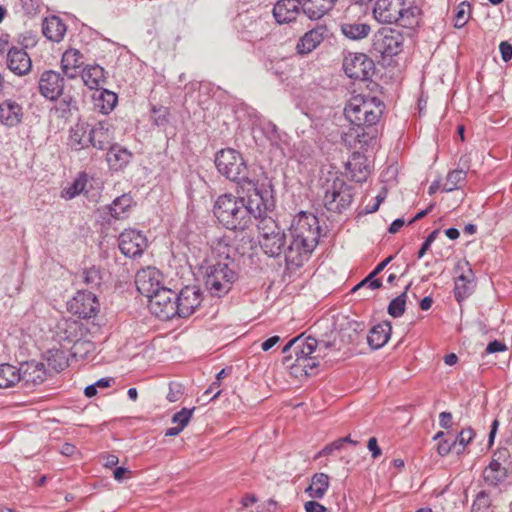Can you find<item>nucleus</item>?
Masks as SVG:
<instances>
[{
	"instance_id": "20",
	"label": "nucleus",
	"mask_w": 512,
	"mask_h": 512,
	"mask_svg": "<svg viewBox=\"0 0 512 512\" xmlns=\"http://www.w3.org/2000/svg\"><path fill=\"white\" fill-rule=\"evenodd\" d=\"M92 124L79 120L69 129L68 146L73 151H80L90 147Z\"/></svg>"
},
{
	"instance_id": "55",
	"label": "nucleus",
	"mask_w": 512,
	"mask_h": 512,
	"mask_svg": "<svg viewBox=\"0 0 512 512\" xmlns=\"http://www.w3.org/2000/svg\"><path fill=\"white\" fill-rule=\"evenodd\" d=\"M456 447L457 440L444 439L438 443L437 452L440 456H446Z\"/></svg>"
},
{
	"instance_id": "59",
	"label": "nucleus",
	"mask_w": 512,
	"mask_h": 512,
	"mask_svg": "<svg viewBox=\"0 0 512 512\" xmlns=\"http://www.w3.org/2000/svg\"><path fill=\"white\" fill-rule=\"evenodd\" d=\"M305 512H328V509L317 501H307L304 504Z\"/></svg>"
},
{
	"instance_id": "4",
	"label": "nucleus",
	"mask_w": 512,
	"mask_h": 512,
	"mask_svg": "<svg viewBox=\"0 0 512 512\" xmlns=\"http://www.w3.org/2000/svg\"><path fill=\"white\" fill-rule=\"evenodd\" d=\"M317 347L318 341L316 338L304 337V334H301L291 339L283 347L282 352L285 356L282 362L292 370V373L297 374L298 370H301L306 376H309L311 370L319 366L320 359L324 358V355L316 354Z\"/></svg>"
},
{
	"instance_id": "2",
	"label": "nucleus",
	"mask_w": 512,
	"mask_h": 512,
	"mask_svg": "<svg viewBox=\"0 0 512 512\" xmlns=\"http://www.w3.org/2000/svg\"><path fill=\"white\" fill-rule=\"evenodd\" d=\"M320 230L319 220L313 213L300 211L294 216L289 228L290 244L285 250L287 269L296 270L309 259L319 242Z\"/></svg>"
},
{
	"instance_id": "44",
	"label": "nucleus",
	"mask_w": 512,
	"mask_h": 512,
	"mask_svg": "<svg viewBox=\"0 0 512 512\" xmlns=\"http://www.w3.org/2000/svg\"><path fill=\"white\" fill-rule=\"evenodd\" d=\"M47 365L50 369L61 372L68 366V360L62 350H49L47 352Z\"/></svg>"
},
{
	"instance_id": "40",
	"label": "nucleus",
	"mask_w": 512,
	"mask_h": 512,
	"mask_svg": "<svg viewBox=\"0 0 512 512\" xmlns=\"http://www.w3.org/2000/svg\"><path fill=\"white\" fill-rule=\"evenodd\" d=\"M19 368L8 363L0 365V388L6 389L20 382Z\"/></svg>"
},
{
	"instance_id": "18",
	"label": "nucleus",
	"mask_w": 512,
	"mask_h": 512,
	"mask_svg": "<svg viewBox=\"0 0 512 512\" xmlns=\"http://www.w3.org/2000/svg\"><path fill=\"white\" fill-rule=\"evenodd\" d=\"M301 12H303L302 0H278L272 11L278 24L295 21Z\"/></svg>"
},
{
	"instance_id": "56",
	"label": "nucleus",
	"mask_w": 512,
	"mask_h": 512,
	"mask_svg": "<svg viewBox=\"0 0 512 512\" xmlns=\"http://www.w3.org/2000/svg\"><path fill=\"white\" fill-rule=\"evenodd\" d=\"M439 233V230L436 229L434 231H432L425 239V241L422 243L418 253H417V258L418 259H421L425 253L430 249L431 247V244L435 241V239L437 238V235Z\"/></svg>"
},
{
	"instance_id": "3",
	"label": "nucleus",
	"mask_w": 512,
	"mask_h": 512,
	"mask_svg": "<svg viewBox=\"0 0 512 512\" xmlns=\"http://www.w3.org/2000/svg\"><path fill=\"white\" fill-rule=\"evenodd\" d=\"M384 104L376 97L354 96L344 109L346 119L353 126L355 140L360 148L370 144L377 137L375 125L379 122Z\"/></svg>"
},
{
	"instance_id": "12",
	"label": "nucleus",
	"mask_w": 512,
	"mask_h": 512,
	"mask_svg": "<svg viewBox=\"0 0 512 512\" xmlns=\"http://www.w3.org/2000/svg\"><path fill=\"white\" fill-rule=\"evenodd\" d=\"M69 311L82 319L95 317L99 311V302L92 292L79 291L69 302Z\"/></svg>"
},
{
	"instance_id": "16",
	"label": "nucleus",
	"mask_w": 512,
	"mask_h": 512,
	"mask_svg": "<svg viewBox=\"0 0 512 512\" xmlns=\"http://www.w3.org/2000/svg\"><path fill=\"white\" fill-rule=\"evenodd\" d=\"M403 9V0H376L373 16L379 23H396Z\"/></svg>"
},
{
	"instance_id": "33",
	"label": "nucleus",
	"mask_w": 512,
	"mask_h": 512,
	"mask_svg": "<svg viewBox=\"0 0 512 512\" xmlns=\"http://www.w3.org/2000/svg\"><path fill=\"white\" fill-rule=\"evenodd\" d=\"M364 328L365 326L361 322L348 321L339 331L340 341L344 345H358Z\"/></svg>"
},
{
	"instance_id": "27",
	"label": "nucleus",
	"mask_w": 512,
	"mask_h": 512,
	"mask_svg": "<svg viewBox=\"0 0 512 512\" xmlns=\"http://www.w3.org/2000/svg\"><path fill=\"white\" fill-rule=\"evenodd\" d=\"M107 72L98 64L86 65L81 70V78L89 89H100L106 83Z\"/></svg>"
},
{
	"instance_id": "7",
	"label": "nucleus",
	"mask_w": 512,
	"mask_h": 512,
	"mask_svg": "<svg viewBox=\"0 0 512 512\" xmlns=\"http://www.w3.org/2000/svg\"><path fill=\"white\" fill-rule=\"evenodd\" d=\"M353 187L343 179L336 178L326 189L323 203L328 211L342 213L352 203L354 197Z\"/></svg>"
},
{
	"instance_id": "52",
	"label": "nucleus",
	"mask_w": 512,
	"mask_h": 512,
	"mask_svg": "<svg viewBox=\"0 0 512 512\" xmlns=\"http://www.w3.org/2000/svg\"><path fill=\"white\" fill-rule=\"evenodd\" d=\"M474 430L471 427L462 429L460 433L458 434L457 438V444L461 447L460 449L456 450L457 454H460L464 451V448L467 444H469L473 438H474Z\"/></svg>"
},
{
	"instance_id": "49",
	"label": "nucleus",
	"mask_w": 512,
	"mask_h": 512,
	"mask_svg": "<svg viewBox=\"0 0 512 512\" xmlns=\"http://www.w3.org/2000/svg\"><path fill=\"white\" fill-rule=\"evenodd\" d=\"M86 186L85 176H80L74 180V182L62 192V196L66 199H72L79 195Z\"/></svg>"
},
{
	"instance_id": "11",
	"label": "nucleus",
	"mask_w": 512,
	"mask_h": 512,
	"mask_svg": "<svg viewBox=\"0 0 512 512\" xmlns=\"http://www.w3.org/2000/svg\"><path fill=\"white\" fill-rule=\"evenodd\" d=\"M343 69L349 78L365 81L373 76L375 64L364 53H349L343 60Z\"/></svg>"
},
{
	"instance_id": "17",
	"label": "nucleus",
	"mask_w": 512,
	"mask_h": 512,
	"mask_svg": "<svg viewBox=\"0 0 512 512\" xmlns=\"http://www.w3.org/2000/svg\"><path fill=\"white\" fill-rule=\"evenodd\" d=\"M135 284L140 294L147 297L148 300L158 293L164 286L160 284L159 272L153 268H146L138 271L135 277Z\"/></svg>"
},
{
	"instance_id": "60",
	"label": "nucleus",
	"mask_w": 512,
	"mask_h": 512,
	"mask_svg": "<svg viewBox=\"0 0 512 512\" xmlns=\"http://www.w3.org/2000/svg\"><path fill=\"white\" fill-rule=\"evenodd\" d=\"M367 448L371 452L372 457L374 459L378 458L382 454V451H381L380 447L378 446V442H377V439L375 437H371L368 440Z\"/></svg>"
},
{
	"instance_id": "1",
	"label": "nucleus",
	"mask_w": 512,
	"mask_h": 512,
	"mask_svg": "<svg viewBox=\"0 0 512 512\" xmlns=\"http://www.w3.org/2000/svg\"><path fill=\"white\" fill-rule=\"evenodd\" d=\"M246 183V188L237 189V196L223 194L215 201L214 216L226 229H249L254 225L255 213L260 215V204H263L264 190H268V185Z\"/></svg>"
},
{
	"instance_id": "61",
	"label": "nucleus",
	"mask_w": 512,
	"mask_h": 512,
	"mask_svg": "<svg viewBox=\"0 0 512 512\" xmlns=\"http://www.w3.org/2000/svg\"><path fill=\"white\" fill-rule=\"evenodd\" d=\"M507 349L506 345L498 340H494L490 342L486 347L487 353H496L505 351Z\"/></svg>"
},
{
	"instance_id": "22",
	"label": "nucleus",
	"mask_w": 512,
	"mask_h": 512,
	"mask_svg": "<svg viewBox=\"0 0 512 512\" xmlns=\"http://www.w3.org/2000/svg\"><path fill=\"white\" fill-rule=\"evenodd\" d=\"M6 65L15 75L23 76L30 72L32 61L23 48L12 46L6 55Z\"/></svg>"
},
{
	"instance_id": "42",
	"label": "nucleus",
	"mask_w": 512,
	"mask_h": 512,
	"mask_svg": "<svg viewBox=\"0 0 512 512\" xmlns=\"http://www.w3.org/2000/svg\"><path fill=\"white\" fill-rule=\"evenodd\" d=\"M132 203L133 199L128 194L117 197L109 207L111 216L115 219H123Z\"/></svg>"
},
{
	"instance_id": "21",
	"label": "nucleus",
	"mask_w": 512,
	"mask_h": 512,
	"mask_svg": "<svg viewBox=\"0 0 512 512\" xmlns=\"http://www.w3.org/2000/svg\"><path fill=\"white\" fill-rule=\"evenodd\" d=\"M20 382L30 388L42 384L46 379L45 365L41 362L30 361L22 363L19 367Z\"/></svg>"
},
{
	"instance_id": "50",
	"label": "nucleus",
	"mask_w": 512,
	"mask_h": 512,
	"mask_svg": "<svg viewBox=\"0 0 512 512\" xmlns=\"http://www.w3.org/2000/svg\"><path fill=\"white\" fill-rule=\"evenodd\" d=\"M491 506V500L489 494L485 491H481L477 494L472 507L471 512H488Z\"/></svg>"
},
{
	"instance_id": "51",
	"label": "nucleus",
	"mask_w": 512,
	"mask_h": 512,
	"mask_svg": "<svg viewBox=\"0 0 512 512\" xmlns=\"http://www.w3.org/2000/svg\"><path fill=\"white\" fill-rule=\"evenodd\" d=\"M194 410L195 407L191 409L182 408L180 411H178L172 416V422L177 424V426L183 430L188 425L190 419L192 418Z\"/></svg>"
},
{
	"instance_id": "37",
	"label": "nucleus",
	"mask_w": 512,
	"mask_h": 512,
	"mask_svg": "<svg viewBox=\"0 0 512 512\" xmlns=\"http://www.w3.org/2000/svg\"><path fill=\"white\" fill-rule=\"evenodd\" d=\"M364 161L363 156L354 152L351 160L346 163V170L349 171L351 179L355 182L366 180L368 170L366 165H364Z\"/></svg>"
},
{
	"instance_id": "34",
	"label": "nucleus",
	"mask_w": 512,
	"mask_h": 512,
	"mask_svg": "<svg viewBox=\"0 0 512 512\" xmlns=\"http://www.w3.org/2000/svg\"><path fill=\"white\" fill-rule=\"evenodd\" d=\"M340 30L350 40H361L370 34L371 27L364 22L346 21L340 24Z\"/></svg>"
},
{
	"instance_id": "57",
	"label": "nucleus",
	"mask_w": 512,
	"mask_h": 512,
	"mask_svg": "<svg viewBox=\"0 0 512 512\" xmlns=\"http://www.w3.org/2000/svg\"><path fill=\"white\" fill-rule=\"evenodd\" d=\"M343 447L342 443L339 439L327 444L322 450L318 452L315 458H319L321 456H327L332 454L334 451L340 450Z\"/></svg>"
},
{
	"instance_id": "10",
	"label": "nucleus",
	"mask_w": 512,
	"mask_h": 512,
	"mask_svg": "<svg viewBox=\"0 0 512 512\" xmlns=\"http://www.w3.org/2000/svg\"><path fill=\"white\" fill-rule=\"evenodd\" d=\"M274 207L273 189L271 185H268V190H264L263 204H260V215L258 216L255 213L254 218V225L260 233V239L268 238L282 231L277 222L271 216H268V212L273 211Z\"/></svg>"
},
{
	"instance_id": "43",
	"label": "nucleus",
	"mask_w": 512,
	"mask_h": 512,
	"mask_svg": "<svg viewBox=\"0 0 512 512\" xmlns=\"http://www.w3.org/2000/svg\"><path fill=\"white\" fill-rule=\"evenodd\" d=\"M473 292V284L465 275H460L455 281L454 296L458 302H462Z\"/></svg>"
},
{
	"instance_id": "26",
	"label": "nucleus",
	"mask_w": 512,
	"mask_h": 512,
	"mask_svg": "<svg viewBox=\"0 0 512 512\" xmlns=\"http://www.w3.org/2000/svg\"><path fill=\"white\" fill-rule=\"evenodd\" d=\"M240 19L244 28V34L249 41L261 40L267 34L269 23L261 17L252 19L245 15L244 17L240 16Z\"/></svg>"
},
{
	"instance_id": "24",
	"label": "nucleus",
	"mask_w": 512,
	"mask_h": 512,
	"mask_svg": "<svg viewBox=\"0 0 512 512\" xmlns=\"http://www.w3.org/2000/svg\"><path fill=\"white\" fill-rule=\"evenodd\" d=\"M84 56L74 48L67 49L61 58V69L63 73L70 79H74L81 73L83 69Z\"/></svg>"
},
{
	"instance_id": "25",
	"label": "nucleus",
	"mask_w": 512,
	"mask_h": 512,
	"mask_svg": "<svg viewBox=\"0 0 512 512\" xmlns=\"http://www.w3.org/2000/svg\"><path fill=\"white\" fill-rule=\"evenodd\" d=\"M113 141V134L107 122L99 121L91 126L90 146L98 149H109Z\"/></svg>"
},
{
	"instance_id": "14",
	"label": "nucleus",
	"mask_w": 512,
	"mask_h": 512,
	"mask_svg": "<svg viewBox=\"0 0 512 512\" xmlns=\"http://www.w3.org/2000/svg\"><path fill=\"white\" fill-rule=\"evenodd\" d=\"M39 93L50 101L57 100L64 90V78L59 72L44 71L38 81Z\"/></svg>"
},
{
	"instance_id": "63",
	"label": "nucleus",
	"mask_w": 512,
	"mask_h": 512,
	"mask_svg": "<svg viewBox=\"0 0 512 512\" xmlns=\"http://www.w3.org/2000/svg\"><path fill=\"white\" fill-rule=\"evenodd\" d=\"M280 340V337L279 336H272L270 338H268L267 340H265L262 344H261V348L263 351H268L270 350L274 345H276Z\"/></svg>"
},
{
	"instance_id": "46",
	"label": "nucleus",
	"mask_w": 512,
	"mask_h": 512,
	"mask_svg": "<svg viewBox=\"0 0 512 512\" xmlns=\"http://www.w3.org/2000/svg\"><path fill=\"white\" fill-rule=\"evenodd\" d=\"M470 13V4L467 1L461 2L457 7V11L454 16V27L458 29L464 27L469 20Z\"/></svg>"
},
{
	"instance_id": "32",
	"label": "nucleus",
	"mask_w": 512,
	"mask_h": 512,
	"mask_svg": "<svg viewBox=\"0 0 512 512\" xmlns=\"http://www.w3.org/2000/svg\"><path fill=\"white\" fill-rule=\"evenodd\" d=\"M260 246L263 252L270 257H278L284 250L286 236L284 231H280L268 238L260 239Z\"/></svg>"
},
{
	"instance_id": "23",
	"label": "nucleus",
	"mask_w": 512,
	"mask_h": 512,
	"mask_svg": "<svg viewBox=\"0 0 512 512\" xmlns=\"http://www.w3.org/2000/svg\"><path fill=\"white\" fill-rule=\"evenodd\" d=\"M24 118V110L16 100L6 99L0 103V123L7 128L20 125Z\"/></svg>"
},
{
	"instance_id": "29",
	"label": "nucleus",
	"mask_w": 512,
	"mask_h": 512,
	"mask_svg": "<svg viewBox=\"0 0 512 512\" xmlns=\"http://www.w3.org/2000/svg\"><path fill=\"white\" fill-rule=\"evenodd\" d=\"M391 331L392 327L388 321L375 325L367 335L368 345L374 350L383 347L388 342Z\"/></svg>"
},
{
	"instance_id": "30",
	"label": "nucleus",
	"mask_w": 512,
	"mask_h": 512,
	"mask_svg": "<svg viewBox=\"0 0 512 512\" xmlns=\"http://www.w3.org/2000/svg\"><path fill=\"white\" fill-rule=\"evenodd\" d=\"M132 159V153L118 144H113L108 149L106 160L113 170L123 169Z\"/></svg>"
},
{
	"instance_id": "8",
	"label": "nucleus",
	"mask_w": 512,
	"mask_h": 512,
	"mask_svg": "<svg viewBox=\"0 0 512 512\" xmlns=\"http://www.w3.org/2000/svg\"><path fill=\"white\" fill-rule=\"evenodd\" d=\"M404 37L402 33L392 28H381L373 36L372 51L381 57H393L403 49Z\"/></svg>"
},
{
	"instance_id": "15",
	"label": "nucleus",
	"mask_w": 512,
	"mask_h": 512,
	"mask_svg": "<svg viewBox=\"0 0 512 512\" xmlns=\"http://www.w3.org/2000/svg\"><path fill=\"white\" fill-rule=\"evenodd\" d=\"M118 246L125 256L133 258L143 253L147 246V240L139 231L129 229L120 234Z\"/></svg>"
},
{
	"instance_id": "38",
	"label": "nucleus",
	"mask_w": 512,
	"mask_h": 512,
	"mask_svg": "<svg viewBox=\"0 0 512 512\" xmlns=\"http://www.w3.org/2000/svg\"><path fill=\"white\" fill-rule=\"evenodd\" d=\"M421 10L416 5H406L403 0V9L401 11V16L397 19V22L400 26L405 28H414L419 25L421 19Z\"/></svg>"
},
{
	"instance_id": "41",
	"label": "nucleus",
	"mask_w": 512,
	"mask_h": 512,
	"mask_svg": "<svg viewBox=\"0 0 512 512\" xmlns=\"http://www.w3.org/2000/svg\"><path fill=\"white\" fill-rule=\"evenodd\" d=\"M66 339L69 342H73L71 347V355L74 358L83 359L94 350V343L92 341L78 339L76 336L72 337L70 335L66 336Z\"/></svg>"
},
{
	"instance_id": "48",
	"label": "nucleus",
	"mask_w": 512,
	"mask_h": 512,
	"mask_svg": "<svg viewBox=\"0 0 512 512\" xmlns=\"http://www.w3.org/2000/svg\"><path fill=\"white\" fill-rule=\"evenodd\" d=\"M466 178V171L463 169H455L451 171L446 179L444 190L447 192L453 191L458 188V184Z\"/></svg>"
},
{
	"instance_id": "53",
	"label": "nucleus",
	"mask_w": 512,
	"mask_h": 512,
	"mask_svg": "<svg viewBox=\"0 0 512 512\" xmlns=\"http://www.w3.org/2000/svg\"><path fill=\"white\" fill-rule=\"evenodd\" d=\"M23 13L27 16H35L40 12L41 0H20Z\"/></svg>"
},
{
	"instance_id": "45",
	"label": "nucleus",
	"mask_w": 512,
	"mask_h": 512,
	"mask_svg": "<svg viewBox=\"0 0 512 512\" xmlns=\"http://www.w3.org/2000/svg\"><path fill=\"white\" fill-rule=\"evenodd\" d=\"M410 285L411 284H408L403 293H401L399 296L390 301L388 305V313L390 316L398 318L404 314L406 307L407 291L409 290Z\"/></svg>"
},
{
	"instance_id": "58",
	"label": "nucleus",
	"mask_w": 512,
	"mask_h": 512,
	"mask_svg": "<svg viewBox=\"0 0 512 512\" xmlns=\"http://www.w3.org/2000/svg\"><path fill=\"white\" fill-rule=\"evenodd\" d=\"M501 58L504 62H508L512 58V45L507 41H502L499 45Z\"/></svg>"
},
{
	"instance_id": "9",
	"label": "nucleus",
	"mask_w": 512,
	"mask_h": 512,
	"mask_svg": "<svg viewBox=\"0 0 512 512\" xmlns=\"http://www.w3.org/2000/svg\"><path fill=\"white\" fill-rule=\"evenodd\" d=\"M149 309L152 314L163 321L170 320L177 316V293L164 287L148 300Z\"/></svg>"
},
{
	"instance_id": "28",
	"label": "nucleus",
	"mask_w": 512,
	"mask_h": 512,
	"mask_svg": "<svg viewBox=\"0 0 512 512\" xmlns=\"http://www.w3.org/2000/svg\"><path fill=\"white\" fill-rule=\"evenodd\" d=\"M303 14L310 20H319L330 12L338 0H302Z\"/></svg>"
},
{
	"instance_id": "5",
	"label": "nucleus",
	"mask_w": 512,
	"mask_h": 512,
	"mask_svg": "<svg viewBox=\"0 0 512 512\" xmlns=\"http://www.w3.org/2000/svg\"><path fill=\"white\" fill-rule=\"evenodd\" d=\"M215 165L220 174L237 183V189L246 188V182H258L249 176L242 155L234 149H222L216 154Z\"/></svg>"
},
{
	"instance_id": "13",
	"label": "nucleus",
	"mask_w": 512,
	"mask_h": 512,
	"mask_svg": "<svg viewBox=\"0 0 512 512\" xmlns=\"http://www.w3.org/2000/svg\"><path fill=\"white\" fill-rule=\"evenodd\" d=\"M202 302V292L197 286H185L177 293V316L186 318L192 315Z\"/></svg>"
},
{
	"instance_id": "19",
	"label": "nucleus",
	"mask_w": 512,
	"mask_h": 512,
	"mask_svg": "<svg viewBox=\"0 0 512 512\" xmlns=\"http://www.w3.org/2000/svg\"><path fill=\"white\" fill-rule=\"evenodd\" d=\"M328 29L326 25L318 24L307 31L296 44V52L299 55H307L315 50L325 39Z\"/></svg>"
},
{
	"instance_id": "31",
	"label": "nucleus",
	"mask_w": 512,
	"mask_h": 512,
	"mask_svg": "<svg viewBox=\"0 0 512 512\" xmlns=\"http://www.w3.org/2000/svg\"><path fill=\"white\" fill-rule=\"evenodd\" d=\"M66 25L58 16H51L43 21V35L53 42H60L66 33Z\"/></svg>"
},
{
	"instance_id": "35",
	"label": "nucleus",
	"mask_w": 512,
	"mask_h": 512,
	"mask_svg": "<svg viewBox=\"0 0 512 512\" xmlns=\"http://www.w3.org/2000/svg\"><path fill=\"white\" fill-rule=\"evenodd\" d=\"M330 478L325 473H315L311 478L310 485L305 489V493L312 499H322L329 489Z\"/></svg>"
},
{
	"instance_id": "39",
	"label": "nucleus",
	"mask_w": 512,
	"mask_h": 512,
	"mask_svg": "<svg viewBox=\"0 0 512 512\" xmlns=\"http://www.w3.org/2000/svg\"><path fill=\"white\" fill-rule=\"evenodd\" d=\"M105 271L98 266H91L83 269L81 278L83 283L90 289H100L104 282Z\"/></svg>"
},
{
	"instance_id": "36",
	"label": "nucleus",
	"mask_w": 512,
	"mask_h": 512,
	"mask_svg": "<svg viewBox=\"0 0 512 512\" xmlns=\"http://www.w3.org/2000/svg\"><path fill=\"white\" fill-rule=\"evenodd\" d=\"M507 477V470L495 458L483 471V479L489 486L496 487Z\"/></svg>"
},
{
	"instance_id": "47",
	"label": "nucleus",
	"mask_w": 512,
	"mask_h": 512,
	"mask_svg": "<svg viewBox=\"0 0 512 512\" xmlns=\"http://www.w3.org/2000/svg\"><path fill=\"white\" fill-rule=\"evenodd\" d=\"M117 95L116 93L110 91V90H107V89H103L101 92H100V95H99V98H98V101L101 103L99 104L101 106V110L103 111V113H109L110 111H112L117 103Z\"/></svg>"
},
{
	"instance_id": "54",
	"label": "nucleus",
	"mask_w": 512,
	"mask_h": 512,
	"mask_svg": "<svg viewBox=\"0 0 512 512\" xmlns=\"http://www.w3.org/2000/svg\"><path fill=\"white\" fill-rule=\"evenodd\" d=\"M183 394H184V387L181 383L171 382L169 384V392L167 394V399L170 402L178 401Z\"/></svg>"
},
{
	"instance_id": "64",
	"label": "nucleus",
	"mask_w": 512,
	"mask_h": 512,
	"mask_svg": "<svg viewBox=\"0 0 512 512\" xmlns=\"http://www.w3.org/2000/svg\"><path fill=\"white\" fill-rule=\"evenodd\" d=\"M131 472L127 469V468H124V467H117L114 471H113V476H114V479L121 482L123 481L124 477L126 474H130Z\"/></svg>"
},
{
	"instance_id": "6",
	"label": "nucleus",
	"mask_w": 512,
	"mask_h": 512,
	"mask_svg": "<svg viewBox=\"0 0 512 512\" xmlns=\"http://www.w3.org/2000/svg\"><path fill=\"white\" fill-rule=\"evenodd\" d=\"M237 278L238 274L227 263L218 262L207 267L204 283L212 296L221 297L231 290Z\"/></svg>"
},
{
	"instance_id": "62",
	"label": "nucleus",
	"mask_w": 512,
	"mask_h": 512,
	"mask_svg": "<svg viewBox=\"0 0 512 512\" xmlns=\"http://www.w3.org/2000/svg\"><path fill=\"white\" fill-rule=\"evenodd\" d=\"M439 424L442 428L448 429L452 426V414L450 412H441L439 415Z\"/></svg>"
}]
</instances>
